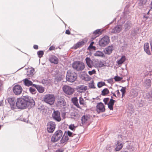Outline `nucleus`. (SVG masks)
<instances>
[{"label":"nucleus","mask_w":152,"mask_h":152,"mask_svg":"<svg viewBox=\"0 0 152 152\" xmlns=\"http://www.w3.org/2000/svg\"><path fill=\"white\" fill-rule=\"evenodd\" d=\"M66 78L67 81L72 83L76 80L77 75L74 72L69 70L67 72Z\"/></svg>","instance_id":"nucleus-1"},{"label":"nucleus","mask_w":152,"mask_h":152,"mask_svg":"<svg viewBox=\"0 0 152 152\" xmlns=\"http://www.w3.org/2000/svg\"><path fill=\"white\" fill-rule=\"evenodd\" d=\"M43 100L46 103L52 105L55 102V97L53 94H48L45 96Z\"/></svg>","instance_id":"nucleus-2"},{"label":"nucleus","mask_w":152,"mask_h":152,"mask_svg":"<svg viewBox=\"0 0 152 152\" xmlns=\"http://www.w3.org/2000/svg\"><path fill=\"white\" fill-rule=\"evenodd\" d=\"M62 135L63 132L61 130H57L54 132L51 137V141L53 142H57L60 140Z\"/></svg>","instance_id":"nucleus-3"},{"label":"nucleus","mask_w":152,"mask_h":152,"mask_svg":"<svg viewBox=\"0 0 152 152\" xmlns=\"http://www.w3.org/2000/svg\"><path fill=\"white\" fill-rule=\"evenodd\" d=\"M72 67L77 71L83 70L85 67L84 64L80 61H77L74 62L72 64Z\"/></svg>","instance_id":"nucleus-4"},{"label":"nucleus","mask_w":152,"mask_h":152,"mask_svg":"<svg viewBox=\"0 0 152 152\" xmlns=\"http://www.w3.org/2000/svg\"><path fill=\"white\" fill-rule=\"evenodd\" d=\"M16 104L17 107L20 109H24L28 107L25 101L22 98L17 99Z\"/></svg>","instance_id":"nucleus-5"},{"label":"nucleus","mask_w":152,"mask_h":152,"mask_svg":"<svg viewBox=\"0 0 152 152\" xmlns=\"http://www.w3.org/2000/svg\"><path fill=\"white\" fill-rule=\"evenodd\" d=\"M62 89L63 92L66 94L69 95H72L75 91L74 88L67 85H64Z\"/></svg>","instance_id":"nucleus-6"},{"label":"nucleus","mask_w":152,"mask_h":152,"mask_svg":"<svg viewBox=\"0 0 152 152\" xmlns=\"http://www.w3.org/2000/svg\"><path fill=\"white\" fill-rule=\"evenodd\" d=\"M110 41V37L107 36H104L99 41V44L101 47H105L108 45Z\"/></svg>","instance_id":"nucleus-7"},{"label":"nucleus","mask_w":152,"mask_h":152,"mask_svg":"<svg viewBox=\"0 0 152 152\" xmlns=\"http://www.w3.org/2000/svg\"><path fill=\"white\" fill-rule=\"evenodd\" d=\"M56 125L54 122L50 121L48 122L47 125V130L49 133H52L56 128Z\"/></svg>","instance_id":"nucleus-8"},{"label":"nucleus","mask_w":152,"mask_h":152,"mask_svg":"<svg viewBox=\"0 0 152 152\" xmlns=\"http://www.w3.org/2000/svg\"><path fill=\"white\" fill-rule=\"evenodd\" d=\"M12 91L15 95H19L21 94L23 88L20 85L17 84L13 86Z\"/></svg>","instance_id":"nucleus-9"},{"label":"nucleus","mask_w":152,"mask_h":152,"mask_svg":"<svg viewBox=\"0 0 152 152\" xmlns=\"http://www.w3.org/2000/svg\"><path fill=\"white\" fill-rule=\"evenodd\" d=\"M23 99L25 101L26 103L27 104V106H31L35 104V102L34 100L31 97L28 96L23 97Z\"/></svg>","instance_id":"nucleus-10"},{"label":"nucleus","mask_w":152,"mask_h":152,"mask_svg":"<svg viewBox=\"0 0 152 152\" xmlns=\"http://www.w3.org/2000/svg\"><path fill=\"white\" fill-rule=\"evenodd\" d=\"M96 110L98 113L103 112L105 111V106L101 102L99 103L96 106Z\"/></svg>","instance_id":"nucleus-11"},{"label":"nucleus","mask_w":152,"mask_h":152,"mask_svg":"<svg viewBox=\"0 0 152 152\" xmlns=\"http://www.w3.org/2000/svg\"><path fill=\"white\" fill-rule=\"evenodd\" d=\"M52 116L53 118L58 121H60L61 120L60 113L58 111L54 110Z\"/></svg>","instance_id":"nucleus-12"},{"label":"nucleus","mask_w":152,"mask_h":152,"mask_svg":"<svg viewBox=\"0 0 152 152\" xmlns=\"http://www.w3.org/2000/svg\"><path fill=\"white\" fill-rule=\"evenodd\" d=\"M122 30V26L121 25H118L116 26L113 28L110 29V31L114 34L119 33Z\"/></svg>","instance_id":"nucleus-13"},{"label":"nucleus","mask_w":152,"mask_h":152,"mask_svg":"<svg viewBox=\"0 0 152 152\" xmlns=\"http://www.w3.org/2000/svg\"><path fill=\"white\" fill-rule=\"evenodd\" d=\"M76 89L78 92L82 93L87 90V87L84 85H80L77 86Z\"/></svg>","instance_id":"nucleus-14"},{"label":"nucleus","mask_w":152,"mask_h":152,"mask_svg":"<svg viewBox=\"0 0 152 152\" xmlns=\"http://www.w3.org/2000/svg\"><path fill=\"white\" fill-rule=\"evenodd\" d=\"M104 64L101 61L95 60L93 65L96 68H101L104 66Z\"/></svg>","instance_id":"nucleus-15"},{"label":"nucleus","mask_w":152,"mask_h":152,"mask_svg":"<svg viewBox=\"0 0 152 152\" xmlns=\"http://www.w3.org/2000/svg\"><path fill=\"white\" fill-rule=\"evenodd\" d=\"M69 140L68 137L67 135H63L60 141V144H62L63 145L66 144Z\"/></svg>","instance_id":"nucleus-16"},{"label":"nucleus","mask_w":152,"mask_h":152,"mask_svg":"<svg viewBox=\"0 0 152 152\" xmlns=\"http://www.w3.org/2000/svg\"><path fill=\"white\" fill-rule=\"evenodd\" d=\"M144 49L145 51L148 55H151V53L149 50V43H145L144 45Z\"/></svg>","instance_id":"nucleus-17"},{"label":"nucleus","mask_w":152,"mask_h":152,"mask_svg":"<svg viewBox=\"0 0 152 152\" xmlns=\"http://www.w3.org/2000/svg\"><path fill=\"white\" fill-rule=\"evenodd\" d=\"M115 150L116 151H120L123 147V144L119 141H117L115 144Z\"/></svg>","instance_id":"nucleus-18"},{"label":"nucleus","mask_w":152,"mask_h":152,"mask_svg":"<svg viewBox=\"0 0 152 152\" xmlns=\"http://www.w3.org/2000/svg\"><path fill=\"white\" fill-rule=\"evenodd\" d=\"M34 74V69L33 68H28L27 69L26 75L28 77H30L33 76Z\"/></svg>","instance_id":"nucleus-19"},{"label":"nucleus","mask_w":152,"mask_h":152,"mask_svg":"<svg viewBox=\"0 0 152 152\" xmlns=\"http://www.w3.org/2000/svg\"><path fill=\"white\" fill-rule=\"evenodd\" d=\"M115 102V101L111 99L109 102L107 104L108 107L110 110H113V106L114 105V103Z\"/></svg>","instance_id":"nucleus-20"},{"label":"nucleus","mask_w":152,"mask_h":152,"mask_svg":"<svg viewBox=\"0 0 152 152\" xmlns=\"http://www.w3.org/2000/svg\"><path fill=\"white\" fill-rule=\"evenodd\" d=\"M113 50V46H109L105 49L104 52L106 54H110L112 53Z\"/></svg>","instance_id":"nucleus-21"},{"label":"nucleus","mask_w":152,"mask_h":152,"mask_svg":"<svg viewBox=\"0 0 152 152\" xmlns=\"http://www.w3.org/2000/svg\"><path fill=\"white\" fill-rule=\"evenodd\" d=\"M102 34V31L100 29H98L94 31L93 33V34L94 37L92 38L93 39H95L96 37H98Z\"/></svg>","instance_id":"nucleus-22"},{"label":"nucleus","mask_w":152,"mask_h":152,"mask_svg":"<svg viewBox=\"0 0 152 152\" xmlns=\"http://www.w3.org/2000/svg\"><path fill=\"white\" fill-rule=\"evenodd\" d=\"M49 61L51 63L57 64L58 63V60L57 57L54 56H52L49 59Z\"/></svg>","instance_id":"nucleus-23"},{"label":"nucleus","mask_w":152,"mask_h":152,"mask_svg":"<svg viewBox=\"0 0 152 152\" xmlns=\"http://www.w3.org/2000/svg\"><path fill=\"white\" fill-rule=\"evenodd\" d=\"M86 63L88 66L90 68H92L94 65L93 61L89 57H86L85 59Z\"/></svg>","instance_id":"nucleus-24"},{"label":"nucleus","mask_w":152,"mask_h":152,"mask_svg":"<svg viewBox=\"0 0 152 152\" xmlns=\"http://www.w3.org/2000/svg\"><path fill=\"white\" fill-rule=\"evenodd\" d=\"M90 119V117L88 115H83L81 118L82 123L83 124L86 123L87 121Z\"/></svg>","instance_id":"nucleus-25"},{"label":"nucleus","mask_w":152,"mask_h":152,"mask_svg":"<svg viewBox=\"0 0 152 152\" xmlns=\"http://www.w3.org/2000/svg\"><path fill=\"white\" fill-rule=\"evenodd\" d=\"M25 86H32V82L30 80H29L27 79L26 78L23 80Z\"/></svg>","instance_id":"nucleus-26"},{"label":"nucleus","mask_w":152,"mask_h":152,"mask_svg":"<svg viewBox=\"0 0 152 152\" xmlns=\"http://www.w3.org/2000/svg\"><path fill=\"white\" fill-rule=\"evenodd\" d=\"M72 101L73 104L77 107L81 109V107L78 102V99L77 97H74L72 99Z\"/></svg>","instance_id":"nucleus-27"},{"label":"nucleus","mask_w":152,"mask_h":152,"mask_svg":"<svg viewBox=\"0 0 152 152\" xmlns=\"http://www.w3.org/2000/svg\"><path fill=\"white\" fill-rule=\"evenodd\" d=\"M85 44V42L83 41L77 43L74 46V48L76 49L84 45Z\"/></svg>","instance_id":"nucleus-28"},{"label":"nucleus","mask_w":152,"mask_h":152,"mask_svg":"<svg viewBox=\"0 0 152 152\" xmlns=\"http://www.w3.org/2000/svg\"><path fill=\"white\" fill-rule=\"evenodd\" d=\"M126 60V57L124 56H123L119 60L116 61V63L118 65H121L123 64Z\"/></svg>","instance_id":"nucleus-29"},{"label":"nucleus","mask_w":152,"mask_h":152,"mask_svg":"<svg viewBox=\"0 0 152 152\" xmlns=\"http://www.w3.org/2000/svg\"><path fill=\"white\" fill-rule=\"evenodd\" d=\"M151 81L150 79H146L144 82V85L146 87L148 88H149L151 86Z\"/></svg>","instance_id":"nucleus-30"},{"label":"nucleus","mask_w":152,"mask_h":152,"mask_svg":"<svg viewBox=\"0 0 152 152\" xmlns=\"http://www.w3.org/2000/svg\"><path fill=\"white\" fill-rule=\"evenodd\" d=\"M94 55L95 56L104 57V54L102 52L97 51H96L94 54Z\"/></svg>","instance_id":"nucleus-31"},{"label":"nucleus","mask_w":152,"mask_h":152,"mask_svg":"<svg viewBox=\"0 0 152 152\" xmlns=\"http://www.w3.org/2000/svg\"><path fill=\"white\" fill-rule=\"evenodd\" d=\"M15 99L14 97H9L8 98V102L11 104L13 105L15 104Z\"/></svg>","instance_id":"nucleus-32"},{"label":"nucleus","mask_w":152,"mask_h":152,"mask_svg":"<svg viewBox=\"0 0 152 152\" xmlns=\"http://www.w3.org/2000/svg\"><path fill=\"white\" fill-rule=\"evenodd\" d=\"M109 93V90L107 88L104 89L102 91V95H105L108 94Z\"/></svg>","instance_id":"nucleus-33"},{"label":"nucleus","mask_w":152,"mask_h":152,"mask_svg":"<svg viewBox=\"0 0 152 152\" xmlns=\"http://www.w3.org/2000/svg\"><path fill=\"white\" fill-rule=\"evenodd\" d=\"M79 100V103L81 105H85L86 104V102L85 101L83 98L81 97H80Z\"/></svg>","instance_id":"nucleus-34"},{"label":"nucleus","mask_w":152,"mask_h":152,"mask_svg":"<svg viewBox=\"0 0 152 152\" xmlns=\"http://www.w3.org/2000/svg\"><path fill=\"white\" fill-rule=\"evenodd\" d=\"M37 89L40 93H42L44 91V88L40 86H38L37 87Z\"/></svg>","instance_id":"nucleus-35"},{"label":"nucleus","mask_w":152,"mask_h":152,"mask_svg":"<svg viewBox=\"0 0 152 152\" xmlns=\"http://www.w3.org/2000/svg\"><path fill=\"white\" fill-rule=\"evenodd\" d=\"M105 85V83L104 82H99L98 83L97 86L98 87L100 88L102 86Z\"/></svg>","instance_id":"nucleus-36"},{"label":"nucleus","mask_w":152,"mask_h":152,"mask_svg":"<svg viewBox=\"0 0 152 152\" xmlns=\"http://www.w3.org/2000/svg\"><path fill=\"white\" fill-rule=\"evenodd\" d=\"M30 92L32 94H34L36 93V90L34 88L31 87L29 89Z\"/></svg>","instance_id":"nucleus-37"},{"label":"nucleus","mask_w":152,"mask_h":152,"mask_svg":"<svg viewBox=\"0 0 152 152\" xmlns=\"http://www.w3.org/2000/svg\"><path fill=\"white\" fill-rule=\"evenodd\" d=\"M37 54L39 58H41L42 57L44 54V52L43 51H39L37 52Z\"/></svg>","instance_id":"nucleus-38"},{"label":"nucleus","mask_w":152,"mask_h":152,"mask_svg":"<svg viewBox=\"0 0 152 152\" xmlns=\"http://www.w3.org/2000/svg\"><path fill=\"white\" fill-rule=\"evenodd\" d=\"M123 78L122 77H119L118 76H115L114 77V79L115 81H121L122 79Z\"/></svg>","instance_id":"nucleus-39"},{"label":"nucleus","mask_w":152,"mask_h":152,"mask_svg":"<svg viewBox=\"0 0 152 152\" xmlns=\"http://www.w3.org/2000/svg\"><path fill=\"white\" fill-rule=\"evenodd\" d=\"M121 91L122 92V97H123L124 95L126 92V88L122 87V88L121 90Z\"/></svg>","instance_id":"nucleus-40"},{"label":"nucleus","mask_w":152,"mask_h":152,"mask_svg":"<svg viewBox=\"0 0 152 152\" xmlns=\"http://www.w3.org/2000/svg\"><path fill=\"white\" fill-rule=\"evenodd\" d=\"M72 137H73V139L78 140L79 139V137L78 134H74L73 135Z\"/></svg>","instance_id":"nucleus-41"},{"label":"nucleus","mask_w":152,"mask_h":152,"mask_svg":"<svg viewBox=\"0 0 152 152\" xmlns=\"http://www.w3.org/2000/svg\"><path fill=\"white\" fill-rule=\"evenodd\" d=\"M96 73V71L94 69L92 70L91 71H89L88 72V73L90 75H91L93 74H95Z\"/></svg>","instance_id":"nucleus-42"},{"label":"nucleus","mask_w":152,"mask_h":152,"mask_svg":"<svg viewBox=\"0 0 152 152\" xmlns=\"http://www.w3.org/2000/svg\"><path fill=\"white\" fill-rule=\"evenodd\" d=\"M76 127L75 126L74 124H71L69 126V128L71 130H74Z\"/></svg>","instance_id":"nucleus-43"},{"label":"nucleus","mask_w":152,"mask_h":152,"mask_svg":"<svg viewBox=\"0 0 152 152\" xmlns=\"http://www.w3.org/2000/svg\"><path fill=\"white\" fill-rule=\"evenodd\" d=\"M131 23L129 22H126L125 24V26L126 28L131 27Z\"/></svg>","instance_id":"nucleus-44"},{"label":"nucleus","mask_w":152,"mask_h":152,"mask_svg":"<svg viewBox=\"0 0 152 152\" xmlns=\"http://www.w3.org/2000/svg\"><path fill=\"white\" fill-rule=\"evenodd\" d=\"M109 99L108 98H105L104 99L103 101L105 104H107V102L109 101Z\"/></svg>","instance_id":"nucleus-45"},{"label":"nucleus","mask_w":152,"mask_h":152,"mask_svg":"<svg viewBox=\"0 0 152 152\" xmlns=\"http://www.w3.org/2000/svg\"><path fill=\"white\" fill-rule=\"evenodd\" d=\"M63 102L62 101H58L57 102V104L58 106H60V107H62V106H63V105L61 104V103Z\"/></svg>","instance_id":"nucleus-46"},{"label":"nucleus","mask_w":152,"mask_h":152,"mask_svg":"<svg viewBox=\"0 0 152 152\" xmlns=\"http://www.w3.org/2000/svg\"><path fill=\"white\" fill-rule=\"evenodd\" d=\"M55 47L54 46L52 45V46H50L48 50L51 51L52 50H54L55 49Z\"/></svg>","instance_id":"nucleus-47"},{"label":"nucleus","mask_w":152,"mask_h":152,"mask_svg":"<svg viewBox=\"0 0 152 152\" xmlns=\"http://www.w3.org/2000/svg\"><path fill=\"white\" fill-rule=\"evenodd\" d=\"M67 134L69 137H72V133L69 131H67Z\"/></svg>","instance_id":"nucleus-48"},{"label":"nucleus","mask_w":152,"mask_h":152,"mask_svg":"<svg viewBox=\"0 0 152 152\" xmlns=\"http://www.w3.org/2000/svg\"><path fill=\"white\" fill-rule=\"evenodd\" d=\"M88 48L89 49H92L95 50L96 47L95 46H94L93 45H89Z\"/></svg>","instance_id":"nucleus-49"},{"label":"nucleus","mask_w":152,"mask_h":152,"mask_svg":"<svg viewBox=\"0 0 152 152\" xmlns=\"http://www.w3.org/2000/svg\"><path fill=\"white\" fill-rule=\"evenodd\" d=\"M89 86L91 88H94V85L93 83L89 84Z\"/></svg>","instance_id":"nucleus-50"},{"label":"nucleus","mask_w":152,"mask_h":152,"mask_svg":"<svg viewBox=\"0 0 152 152\" xmlns=\"http://www.w3.org/2000/svg\"><path fill=\"white\" fill-rule=\"evenodd\" d=\"M34 48L36 50H37L38 49V46L37 45H34Z\"/></svg>","instance_id":"nucleus-51"},{"label":"nucleus","mask_w":152,"mask_h":152,"mask_svg":"<svg viewBox=\"0 0 152 152\" xmlns=\"http://www.w3.org/2000/svg\"><path fill=\"white\" fill-rule=\"evenodd\" d=\"M66 34H70V32L69 30H66L65 32Z\"/></svg>","instance_id":"nucleus-52"},{"label":"nucleus","mask_w":152,"mask_h":152,"mask_svg":"<svg viewBox=\"0 0 152 152\" xmlns=\"http://www.w3.org/2000/svg\"><path fill=\"white\" fill-rule=\"evenodd\" d=\"M63 151V150H61L58 149L56 151V152H62Z\"/></svg>","instance_id":"nucleus-53"},{"label":"nucleus","mask_w":152,"mask_h":152,"mask_svg":"<svg viewBox=\"0 0 152 152\" xmlns=\"http://www.w3.org/2000/svg\"><path fill=\"white\" fill-rule=\"evenodd\" d=\"M32 85L35 88H37L38 86L39 85H35V84H32Z\"/></svg>","instance_id":"nucleus-54"},{"label":"nucleus","mask_w":152,"mask_h":152,"mask_svg":"<svg viewBox=\"0 0 152 152\" xmlns=\"http://www.w3.org/2000/svg\"><path fill=\"white\" fill-rule=\"evenodd\" d=\"M3 105V101H0V106H2Z\"/></svg>","instance_id":"nucleus-55"},{"label":"nucleus","mask_w":152,"mask_h":152,"mask_svg":"<svg viewBox=\"0 0 152 152\" xmlns=\"http://www.w3.org/2000/svg\"><path fill=\"white\" fill-rule=\"evenodd\" d=\"M116 92H117V94L118 95H119L120 94V93L119 91V90H118L116 91Z\"/></svg>","instance_id":"nucleus-56"},{"label":"nucleus","mask_w":152,"mask_h":152,"mask_svg":"<svg viewBox=\"0 0 152 152\" xmlns=\"http://www.w3.org/2000/svg\"><path fill=\"white\" fill-rule=\"evenodd\" d=\"M94 43V42H91L90 45H91V46L93 45Z\"/></svg>","instance_id":"nucleus-57"},{"label":"nucleus","mask_w":152,"mask_h":152,"mask_svg":"<svg viewBox=\"0 0 152 152\" xmlns=\"http://www.w3.org/2000/svg\"><path fill=\"white\" fill-rule=\"evenodd\" d=\"M113 96H115V97H116V95H115V94H113Z\"/></svg>","instance_id":"nucleus-58"}]
</instances>
